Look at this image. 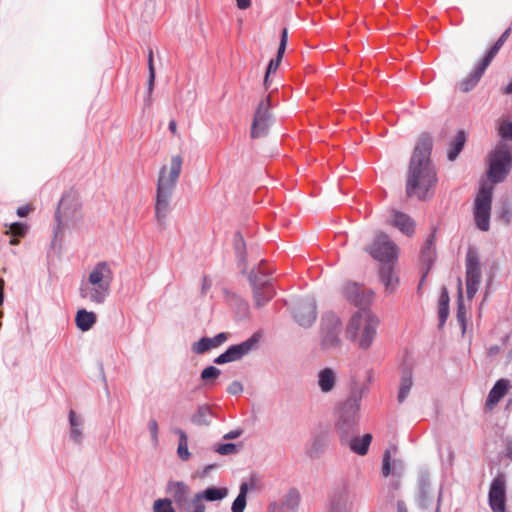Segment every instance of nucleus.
Wrapping results in <instances>:
<instances>
[{
    "label": "nucleus",
    "instance_id": "nucleus-1",
    "mask_svg": "<svg viewBox=\"0 0 512 512\" xmlns=\"http://www.w3.org/2000/svg\"><path fill=\"white\" fill-rule=\"evenodd\" d=\"M431 150V137L422 135L413 150L408 167L406 193L409 197L426 200L434 195L438 178L430 159Z\"/></svg>",
    "mask_w": 512,
    "mask_h": 512
},
{
    "label": "nucleus",
    "instance_id": "nucleus-2",
    "mask_svg": "<svg viewBox=\"0 0 512 512\" xmlns=\"http://www.w3.org/2000/svg\"><path fill=\"white\" fill-rule=\"evenodd\" d=\"M379 323V318L371 310L361 309L350 317L345 336L360 348L368 349L376 337Z\"/></svg>",
    "mask_w": 512,
    "mask_h": 512
},
{
    "label": "nucleus",
    "instance_id": "nucleus-3",
    "mask_svg": "<svg viewBox=\"0 0 512 512\" xmlns=\"http://www.w3.org/2000/svg\"><path fill=\"white\" fill-rule=\"evenodd\" d=\"M113 272L107 262L94 266L86 280L80 285V296L95 304H102L110 294Z\"/></svg>",
    "mask_w": 512,
    "mask_h": 512
},
{
    "label": "nucleus",
    "instance_id": "nucleus-4",
    "mask_svg": "<svg viewBox=\"0 0 512 512\" xmlns=\"http://www.w3.org/2000/svg\"><path fill=\"white\" fill-rule=\"evenodd\" d=\"M183 159L180 155L171 158L168 168L163 166L159 171L157 182L156 215L158 220L164 217L168 211L169 204L182 170Z\"/></svg>",
    "mask_w": 512,
    "mask_h": 512
},
{
    "label": "nucleus",
    "instance_id": "nucleus-5",
    "mask_svg": "<svg viewBox=\"0 0 512 512\" xmlns=\"http://www.w3.org/2000/svg\"><path fill=\"white\" fill-rule=\"evenodd\" d=\"M488 162L487 176L489 180L492 183L502 182L512 167L511 147L504 142H499L489 154Z\"/></svg>",
    "mask_w": 512,
    "mask_h": 512
},
{
    "label": "nucleus",
    "instance_id": "nucleus-6",
    "mask_svg": "<svg viewBox=\"0 0 512 512\" xmlns=\"http://www.w3.org/2000/svg\"><path fill=\"white\" fill-rule=\"evenodd\" d=\"M366 252L381 265L398 263L400 249L388 235L380 233L366 247Z\"/></svg>",
    "mask_w": 512,
    "mask_h": 512
},
{
    "label": "nucleus",
    "instance_id": "nucleus-7",
    "mask_svg": "<svg viewBox=\"0 0 512 512\" xmlns=\"http://www.w3.org/2000/svg\"><path fill=\"white\" fill-rule=\"evenodd\" d=\"M342 322L332 312L326 313L321 320V345L324 349L337 347L341 344L340 334Z\"/></svg>",
    "mask_w": 512,
    "mask_h": 512
},
{
    "label": "nucleus",
    "instance_id": "nucleus-8",
    "mask_svg": "<svg viewBox=\"0 0 512 512\" xmlns=\"http://www.w3.org/2000/svg\"><path fill=\"white\" fill-rule=\"evenodd\" d=\"M359 408L360 402L356 398H349L341 406L340 420L337 425L341 440H347L357 424Z\"/></svg>",
    "mask_w": 512,
    "mask_h": 512
},
{
    "label": "nucleus",
    "instance_id": "nucleus-9",
    "mask_svg": "<svg viewBox=\"0 0 512 512\" xmlns=\"http://www.w3.org/2000/svg\"><path fill=\"white\" fill-rule=\"evenodd\" d=\"M466 290L467 297L472 299L481 282V264L475 248L469 247L466 254Z\"/></svg>",
    "mask_w": 512,
    "mask_h": 512
},
{
    "label": "nucleus",
    "instance_id": "nucleus-10",
    "mask_svg": "<svg viewBox=\"0 0 512 512\" xmlns=\"http://www.w3.org/2000/svg\"><path fill=\"white\" fill-rule=\"evenodd\" d=\"M80 215L79 195L74 190H69L62 196L56 211L58 224H66L75 221Z\"/></svg>",
    "mask_w": 512,
    "mask_h": 512
},
{
    "label": "nucleus",
    "instance_id": "nucleus-11",
    "mask_svg": "<svg viewBox=\"0 0 512 512\" xmlns=\"http://www.w3.org/2000/svg\"><path fill=\"white\" fill-rule=\"evenodd\" d=\"M249 281L253 287V295L257 307L264 306L273 298L275 292L266 273L261 268H259L258 272L252 271L250 273Z\"/></svg>",
    "mask_w": 512,
    "mask_h": 512
},
{
    "label": "nucleus",
    "instance_id": "nucleus-12",
    "mask_svg": "<svg viewBox=\"0 0 512 512\" xmlns=\"http://www.w3.org/2000/svg\"><path fill=\"white\" fill-rule=\"evenodd\" d=\"M175 502L183 512H204L205 504L200 493L189 496L188 488L183 483H177L174 494Z\"/></svg>",
    "mask_w": 512,
    "mask_h": 512
},
{
    "label": "nucleus",
    "instance_id": "nucleus-13",
    "mask_svg": "<svg viewBox=\"0 0 512 512\" xmlns=\"http://www.w3.org/2000/svg\"><path fill=\"white\" fill-rule=\"evenodd\" d=\"M271 123L270 114V97L262 99L255 111L252 127L251 137L259 138L265 136Z\"/></svg>",
    "mask_w": 512,
    "mask_h": 512
},
{
    "label": "nucleus",
    "instance_id": "nucleus-14",
    "mask_svg": "<svg viewBox=\"0 0 512 512\" xmlns=\"http://www.w3.org/2000/svg\"><path fill=\"white\" fill-rule=\"evenodd\" d=\"M342 294L348 302L358 307L369 305L375 296L372 290L365 289L356 282H346L342 287Z\"/></svg>",
    "mask_w": 512,
    "mask_h": 512
},
{
    "label": "nucleus",
    "instance_id": "nucleus-15",
    "mask_svg": "<svg viewBox=\"0 0 512 512\" xmlns=\"http://www.w3.org/2000/svg\"><path fill=\"white\" fill-rule=\"evenodd\" d=\"M259 342V336L257 334L252 335L246 341L229 347L224 353L215 358L216 364H224L232 361L241 359L252 351Z\"/></svg>",
    "mask_w": 512,
    "mask_h": 512
},
{
    "label": "nucleus",
    "instance_id": "nucleus-16",
    "mask_svg": "<svg viewBox=\"0 0 512 512\" xmlns=\"http://www.w3.org/2000/svg\"><path fill=\"white\" fill-rule=\"evenodd\" d=\"M488 499L493 512H506V479L503 474L492 480Z\"/></svg>",
    "mask_w": 512,
    "mask_h": 512
},
{
    "label": "nucleus",
    "instance_id": "nucleus-17",
    "mask_svg": "<svg viewBox=\"0 0 512 512\" xmlns=\"http://www.w3.org/2000/svg\"><path fill=\"white\" fill-rule=\"evenodd\" d=\"M492 187L482 186L476 200L474 217L476 224H488L491 211Z\"/></svg>",
    "mask_w": 512,
    "mask_h": 512
},
{
    "label": "nucleus",
    "instance_id": "nucleus-18",
    "mask_svg": "<svg viewBox=\"0 0 512 512\" xmlns=\"http://www.w3.org/2000/svg\"><path fill=\"white\" fill-rule=\"evenodd\" d=\"M379 281L384 287L386 295H392L400 286V276L397 263L380 265L378 269Z\"/></svg>",
    "mask_w": 512,
    "mask_h": 512
},
{
    "label": "nucleus",
    "instance_id": "nucleus-19",
    "mask_svg": "<svg viewBox=\"0 0 512 512\" xmlns=\"http://www.w3.org/2000/svg\"><path fill=\"white\" fill-rule=\"evenodd\" d=\"M316 314V304L313 300L299 302L294 308V318L303 327H310L316 320Z\"/></svg>",
    "mask_w": 512,
    "mask_h": 512
},
{
    "label": "nucleus",
    "instance_id": "nucleus-20",
    "mask_svg": "<svg viewBox=\"0 0 512 512\" xmlns=\"http://www.w3.org/2000/svg\"><path fill=\"white\" fill-rule=\"evenodd\" d=\"M434 238L435 234L432 233L427 240L425 241V244L421 248L420 251V265L421 270H424V277H427L431 267L434 264V260L436 257L435 247H434Z\"/></svg>",
    "mask_w": 512,
    "mask_h": 512
},
{
    "label": "nucleus",
    "instance_id": "nucleus-21",
    "mask_svg": "<svg viewBox=\"0 0 512 512\" xmlns=\"http://www.w3.org/2000/svg\"><path fill=\"white\" fill-rule=\"evenodd\" d=\"M287 41H288V31H287V28H284L281 32V39H280V44H279L278 51H277V56L275 59L270 60L268 67H267V71H266L265 78H264V85L266 88H269L270 74L275 72L278 69V67L282 61L284 52L286 50Z\"/></svg>",
    "mask_w": 512,
    "mask_h": 512
},
{
    "label": "nucleus",
    "instance_id": "nucleus-22",
    "mask_svg": "<svg viewBox=\"0 0 512 512\" xmlns=\"http://www.w3.org/2000/svg\"><path fill=\"white\" fill-rule=\"evenodd\" d=\"M228 335L224 332L217 334L213 338H201L192 345V351L196 354H204L212 348H216L227 341Z\"/></svg>",
    "mask_w": 512,
    "mask_h": 512
},
{
    "label": "nucleus",
    "instance_id": "nucleus-23",
    "mask_svg": "<svg viewBox=\"0 0 512 512\" xmlns=\"http://www.w3.org/2000/svg\"><path fill=\"white\" fill-rule=\"evenodd\" d=\"M509 383L505 379L498 380L493 388L490 390L487 400L486 408L491 410L495 405L505 396L508 391Z\"/></svg>",
    "mask_w": 512,
    "mask_h": 512
},
{
    "label": "nucleus",
    "instance_id": "nucleus-24",
    "mask_svg": "<svg viewBox=\"0 0 512 512\" xmlns=\"http://www.w3.org/2000/svg\"><path fill=\"white\" fill-rule=\"evenodd\" d=\"M343 442H347L350 449L359 454V455H365L368 452L369 445L372 441V435L371 434H365L363 437H355L351 440L347 438V440H342Z\"/></svg>",
    "mask_w": 512,
    "mask_h": 512
},
{
    "label": "nucleus",
    "instance_id": "nucleus-25",
    "mask_svg": "<svg viewBox=\"0 0 512 512\" xmlns=\"http://www.w3.org/2000/svg\"><path fill=\"white\" fill-rule=\"evenodd\" d=\"M336 383V376L331 368H325L319 372L318 385L322 392H330Z\"/></svg>",
    "mask_w": 512,
    "mask_h": 512
},
{
    "label": "nucleus",
    "instance_id": "nucleus-26",
    "mask_svg": "<svg viewBox=\"0 0 512 512\" xmlns=\"http://www.w3.org/2000/svg\"><path fill=\"white\" fill-rule=\"evenodd\" d=\"M487 67H483V63L480 61L478 66L476 67L475 71L468 76L466 79L460 82L459 88L463 92H468L472 90L476 84L479 82L480 78L482 77L483 73Z\"/></svg>",
    "mask_w": 512,
    "mask_h": 512
},
{
    "label": "nucleus",
    "instance_id": "nucleus-27",
    "mask_svg": "<svg viewBox=\"0 0 512 512\" xmlns=\"http://www.w3.org/2000/svg\"><path fill=\"white\" fill-rule=\"evenodd\" d=\"M96 319L97 317L94 312H89L85 309L79 310L75 317L76 325L81 331H88L91 329L96 323Z\"/></svg>",
    "mask_w": 512,
    "mask_h": 512
},
{
    "label": "nucleus",
    "instance_id": "nucleus-28",
    "mask_svg": "<svg viewBox=\"0 0 512 512\" xmlns=\"http://www.w3.org/2000/svg\"><path fill=\"white\" fill-rule=\"evenodd\" d=\"M234 248L236 251V255L240 262V267L242 273H246L247 270V259H246V246L244 237L240 233H236L234 236Z\"/></svg>",
    "mask_w": 512,
    "mask_h": 512
},
{
    "label": "nucleus",
    "instance_id": "nucleus-29",
    "mask_svg": "<svg viewBox=\"0 0 512 512\" xmlns=\"http://www.w3.org/2000/svg\"><path fill=\"white\" fill-rule=\"evenodd\" d=\"M466 142V135L463 131H459L455 136L454 140L450 144V148L448 149V159L450 161H454L459 153L462 151Z\"/></svg>",
    "mask_w": 512,
    "mask_h": 512
},
{
    "label": "nucleus",
    "instance_id": "nucleus-30",
    "mask_svg": "<svg viewBox=\"0 0 512 512\" xmlns=\"http://www.w3.org/2000/svg\"><path fill=\"white\" fill-rule=\"evenodd\" d=\"M211 415V408L208 405H202L192 416L191 421L197 426H208L210 424Z\"/></svg>",
    "mask_w": 512,
    "mask_h": 512
},
{
    "label": "nucleus",
    "instance_id": "nucleus-31",
    "mask_svg": "<svg viewBox=\"0 0 512 512\" xmlns=\"http://www.w3.org/2000/svg\"><path fill=\"white\" fill-rule=\"evenodd\" d=\"M69 423L71 426V439L76 443H80L82 440V431L80 429L82 423L81 420L77 418L76 413L73 410H70L69 412Z\"/></svg>",
    "mask_w": 512,
    "mask_h": 512
},
{
    "label": "nucleus",
    "instance_id": "nucleus-32",
    "mask_svg": "<svg viewBox=\"0 0 512 512\" xmlns=\"http://www.w3.org/2000/svg\"><path fill=\"white\" fill-rule=\"evenodd\" d=\"M412 386H413V380H412L411 374L405 373L401 378L399 392H398V396H397L399 403H402L405 401V399L407 398V396L410 393Z\"/></svg>",
    "mask_w": 512,
    "mask_h": 512
},
{
    "label": "nucleus",
    "instance_id": "nucleus-33",
    "mask_svg": "<svg viewBox=\"0 0 512 512\" xmlns=\"http://www.w3.org/2000/svg\"><path fill=\"white\" fill-rule=\"evenodd\" d=\"M438 313L440 324L443 325L449 315V295L447 290H444L439 297Z\"/></svg>",
    "mask_w": 512,
    "mask_h": 512
},
{
    "label": "nucleus",
    "instance_id": "nucleus-34",
    "mask_svg": "<svg viewBox=\"0 0 512 512\" xmlns=\"http://www.w3.org/2000/svg\"><path fill=\"white\" fill-rule=\"evenodd\" d=\"M248 492V484L242 483L240 486V492L232 504V512H244L246 507V496Z\"/></svg>",
    "mask_w": 512,
    "mask_h": 512
},
{
    "label": "nucleus",
    "instance_id": "nucleus-35",
    "mask_svg": "<svg viewBox=\"0 0 512 512\" xmlns=\"http://www.w3.org/2000/svg\"><path fill=\"white\" fill-rule=\"evenodd\" d=\"M228 490L226 488H207L203 492H200L203 500L207 501H217L225 498L227 496Z\"/></svg>",
    "mask_w": 512,
    "mask_h": 512
},
{
    "label": "nucleus",
    "instance_id": "nucleus-36",
    "mask_svg": "<svg viewBox=\"0 0 512 512\" xmlns=\"http://www.w3.org/2000/svg\"><path fill=\"white\" fill-rule=\"evenodd\" d=\"M28 226H8L5 234L10 237L9 243L11 245H17L19 238L24 237L27 233Z\"/></svg>",
    "mask_w": 512,
    "mask_h": 512
},
{
    "label": "nucleus",
    "instance_id": "nucleus-37",
    "mask_svg": "<svg viewBox=\"0 0 512 512\" xmlns=\"http://www.w3.org/2000/svg\"><path fill=\"white\" fill-rule=\"evenodd\" d=\"M176 433L179 435V445L177 449L178 456L182 460H188L190 457V452L188 450V439L187 435L183 430H177Z\"/></svg>",
    "mask_w": 512,
    "mask_h": 512
},
{
    "label": "nucleus",
    "instance_id": "nucleus-38",
    "mask_svg": "<svg viewBox=\"0 0 512 512\" xmlns=\"http://www.w3.org/2000/svg\"><path fill=\"white\" fill-rule=\"evenodd\" d=\"M498 135L502 139L512 140V121L500 119L497 126Z\"/></svg>",
    "mask_w": 512,
    "mask_h": 512
},
{
    "label": "nucleus",
    "instance_id": "nucleus-39",
    "mask_svg": "<svg viewBox=\"0 0 512 512\" xmlns=\"http://www.w3.org/2000/svg\"><path fill=\"white\" fill-rule=\"evenodd\" d=\"M300 501V494L297 490L291 489L285 496V500L282 504V508H288L294 510Z\"/></svg>",
    "mask_w": 512,
    "mask_h": 512
},
{
    "label": "nucleus",
    "instance_id": "nucleus-40",
    "mask_svg": "<svg viewBox=\"0 0 512 512\" xmlns=\"http://www.w3.org/2000/svg\"><path fill=\"white\" fill-rule=\"evenodd\" d=\"M505 42L501 40L500 38L495 42V44L491 47V49L487 52V54L484 56V58L481 60L483 63V67H488L493 60V58L496 56L500 48L503 46Z\"/></svg>",
    "mask_w": 512,
    "mask_h": 512
},
{
    "label": "nucleus",
    "instance_id": "nucleus-41",
    "mask_svg": "<svg viewBox=\"0 0 512 512\" xmlns=\"http://www.w3.org/2000/svg\"><path fill=\"white\" fill-rule=\"evenodd\" d=\"M153 512H175L172 503L168 499H158L154 502Z\"/></svg>",
    "mask_w": 512,
    "mask_h": 512
},
{
    "label": "nucleus",
    "instance_id": "nucleus-42",
    "mask_svg": "<svg viewBox=\"0 0 512 512\" xmlns=\"http://www.w3.org/2000/svg\"><path fill=\"white\" fill-rule=\"evenodd\" d=\"M389 216L392 218V224L398 225L410 223V217L405 213L396 210H390Z\"/></svg>",
    "mask_w": 512,
    "mask_h": 512
},
{
    "label": "nucleus",
    "instance_id": "nucleus-43",
    "mask_svg": "<svg viewBox=\"0 0 512 512\" xmlns=\"http://www.w3.org/2000/svg\"><path fill=\"white\" fill-rule=\"evenodd\" d=\"M353 511V503L349 500L338 501L336 502L331 512H352Z\"/></svg>",
    "mask_w": 512,
    "mask_h": 512
},
{
    "label": "nucleus",
    "instance_id": "nucleus-44",
    "mask_svg": "<svg viewBox=\"0 0 512 512\" xmlns=\"http://www.w3.org/2000/svg\"><path fill=\"white\" fill-rule=\"evenodd\" d=\"M220 375V370L214 366L205 368L201 373V378L204 381H210L216 379Z\"/></svg>",
    "mask_w": 512,
    "mask_h": 512
},
{
    "label": "nucleus",
    "instance_id": "nucleus-45",
    "mask_svg": "<svg viewBox=\"0 0 512 512\" xmlns=\"http://www.w3.org/2000/svg\"><path fill=\"white\" fill-rule=\"evenodd\" d=\"M465 308L462 302V288H461V280H459V299H458V311L457 318L458 321L464 326L465 324Z\"/></svg>",
    "mask_w": 512,
    "mask_h": 512
},
{
    "label": "nucleus",
    "instance_id": "nucleus-46",
    "mask_svg": "<svg viewBox=\"0 0 512 512\" xmlns=\"http://www.w3.org/2000/svg\"><path fill=\"white\" fill-rule=\"evenodd\" d=\"M390 452L386 450L383 454V465H382V475L384 477H387L391 473V467H390Z\"/></svg>",
    "mask_w": 512,
    "mask_h": 512
},
{
    "label": "nucleus",
    "instance_id": "nucleus-47",
    "mask_svg": "<svg viewBox=\"0 0 512 512\" xmlns=\"http://www.w3.org/2000/svg\"><path fill=\"white\" fill-rule=\"evenodd\" d=\"M216 451L221 455H228L236 451V445L233 443L221 444Z\"/></svg>",
    "mask_w": 512,
    "mask_h": 512
},
{
    "label": "nucleus",
    "instance_id": "nucleus-48",
    "mask_svg": "<svg viewBox=\"0 0 512 512\" xmlns=\"http://www.w3.org/2000/svg\"><path fill=\"white\" fill-rule=\"evenodd\" d=\"M148 428L151 433L152 439L157 442L158 440V423L155 419H150L148 423Z\"/></svg>",
    "mask_w": 512,
    "mask_h": 512
},
{
    "label": "nucleus",
    "instance_id": "nucleus-49",
    "mask_svg": "<svg viewBox=\"0 0 512 512\" xmlns=\"http://www.w3.org/2000/svg\"><path fill=\"white\" fill-rule=\"evenodd\" d=\"M227 391L229 394L237 395L243 391V386L240 382L234 381L229 385Z\"/></svg>",
    "mask_w": 512,
    "mask_h": 512
},
{
    "label": "nucleus",
    "instance_id": "nucleus-50",
    "mask_svg": "<svg viewBox=\"0 0 512 512\" xmlns=\"http://www.w3.org/2000/svg\"><path fill=\"white\" fill-rule=\"evenodd\" d=\"M34 210V207L31 204H27L21 206L17 209V215L21 218L26 217L31 211Z\"/></svg>",
    "mask_w": 512,
    "mask_h": 512
},
{
    "label": "nucleus",
    "instance_id": "nucleus-51",
    "mask_svg": "<svg viewBox=\"0 0 512 512\" xmlns=\"http://www.w3.org/2000/svg\"><path fill=\"white\" fill-rule=\"evenodd\" d=\"M154 82H155V71H149V77H148V91L151 93L154 88Z\"/></svg>",
    "mask_w": 512,
    "mask_h": 512
},
{
    "label": "nucleus",
    "instance_id": "nucleus-52",
    "mask_svg": "<svg viewBox=\"0 0 512 512\" xmlns=\"http://www.w3.org/2000/svg\"><path fill=\"white\" fill-rule=\"evenodd\" d=\"M236 5L239 9L245 10L251 6V0H236Z\"/></svg>",
    "mask_w": 512,
    "mask_h": 512
},
{
    "label": "nucleus",
    "instance_id": "nucleus-53",
    "mask_svg": "<svg viewBox=\"0 0 512 512\" xmlns=\"http://www.w3.org/2000/svg\"><path fill=\"white\" fill-rule=\"evenodd\" d=\"M148 69L149 71H155L153 64V51L151 49L148 52Z\"/></svg>",
    "mask_w": 512,
    "mask_h": 512
},
{
    "label": "nucleus",
    "instance_id": "nucleus-54",
    "mask_svg": "<svg viewBox=\"0 0 512 512\" xmlns=\"http://www.w3.org/2000/svg\"><path fill=\"white\" fill-rule=\"evenodd\" d=\"M4 286L5 281L3 278H0V306L3 304L4 301Z\"/></svg>",
    "mask_w": 512,
    "mask_h": 512
},
{
    "label": "nucleus",
    "instance_id": "nucleus-55",
    "mask_svg": "<svg viewBox=\"0 0 512 512\" xmlns=\"http://www.w3.org/2000/svg\"><path fill=\"white\" fill-rule=\"evenodd\" d=\"M401 231L410 236L414 233V226H401Z\"/></svg>",
    "mask_w": 512,
    "mask_h": 512
},
{
    "label": "nucleus",
    "instance_id": "nucleus-56",
    "mask_svg": "<svg viewBox=\"0 0 512 512\" xmlns=\"http://www.w3.org/2000/svg\"><path fill=\"white\" fill-rule=\"evenodd\" d=\"M240 434H241V432H240V431H231V432L227 433V434L224 436V438H225V439H235V438L239 437V436H240Z\"/></svg>",
    "mask_w": 512,
    "mask_h": 512
},
{
    "label": "nucleus",
    "instance_id": "nucleus-57",
    "mask_svg": "<svg viewBox=\"0 0 512 512\" xmlns=\"http://www.w3.org/2000/svg\"><path fill=\"white\" fill-rule=\"evenodd\" d=\"M169 130L175 135L177 133V123L175 120L169 122Z\"/></svg>",
    "mask_w": 512,
    "mask_h": 512
},
{
    "label": "nucleus",
    "instance_id": "nucleus-58",
    "mask_svg": "<svg viewBox=\"0 0 512 512\" xmlns=\"http://www.w3.org/2000/svg\"><path fill=\"white\" fill-rule=\"evenodd\" d=\"M510 32H511V29L510 28H507L503 34L500 36V39L503 40V42H506V40L508 39L509 35H510Z\"/></svg>",
    "mask_w": 512,
    "mask_h": 512
},
{
    "label": "nucleus",
    "instance_id": "nucleus-59",
    "mask_svg": "<svg viewBox=\"0 0 512 512\" xmlns=\"http://www.w3.org/2000/svg\"><path fill=\"white\" fill-rule=\"evenodd\" d=\"M510 32H511V29L510 28H507L503 34L500 36V39L503 40V42H506V40L508 39L509 35H510Z\"/></svg>",
    "mask_w": 512,
    "mask_h": 512
},
{
    "label": "nucleus",
    "instance_id": "nucleus-60",
    "mask_svg": "<svg viewBox=\"0 0 512 512\" xmlns=\"http://www.w3.org/2000/svg\"><path fill=\"white\" fill-rule=\"evenodd\" d=\"M504 94H512V81L504 88Z\"/></svg>",
    "mask_w": 512,
    "mask_h": 512
},
{
    "label": "nucleus",
    "instance_id": "nucleus-61",
    "mask_svg": "<svg viewBox=\"0 0 512 512\" xmlns=\"http://www.w3.org/2000/svg\"><path fill=\"white\" fill-rule=\"evenodd\" d=\"M425 280H426V277H424V270H422V277H421L420 283L418 285V291L421 290L423 284L425 283Z\"/></svg>",
    "mask_w": 512,
    "mask_h": 512
},
{
    "label": "nucleus",
    "instance_id": "nucleus-62",
    "mask_svg": "<svg viewBox=\"0 0 512 512\" xmlns=\"http://www.w3.org/2000/svg\"><path fill=\"white\" fill-rule=\"evenodd\" d=\"M479 228L483 231H488L489 226H479Z\"/></svg>",
    "mask_w": 512,
    "mask_h": 512
},
{
    "label": "nucleus",
    "instance_id": "nucleus-63",
    "mask_svg": "<svg viewBox=\"0 0 512 512\" xmlns=\"http://www.w3.org/2000/svg\"><path fill=\"white\" fill-rule=\"evenodd\" d=\"M435 512H440V499L438 500V505L436 507Z\"/></svg>",
    "mask_w": 512,
    "mask_h": 512
},
{
    "label": "nucleus",
    "instance_id": "nucleus-64",
    "mask_svg": "<svg viewBox=\"0 0 512 512\" xmlns=\"http://www.w3.org/2000/svg\"><path fill=\"white\" fill-rule=\"evenodd\" d=\"M398 512H407L405 509H399Z\"/></svg>",
    "mask_w": 512,
    "mask_h": 512
}]
</instances>
